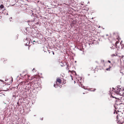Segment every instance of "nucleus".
<instances>
[{"label": "nucleus", "instance_id": "nucleus-14", "mask_svg": "<svg viewBox=\"0 0 124 124\" xmlns=\"http://www.w3.org/2000/svg\"><path fill=\"white\" fill-rule=\"evenodd\" d=\"M113 64H114V63H111V65H112V66H113Z\"/></svg>", "mask_w": 124, "mask_h": 124}, {"label": "nucleus", "instance_id": "nucleus-10", "mask_svg": "<svg viewBox=\"0 0 124 124\" xmlns=\"http://www.w3.org/2000/svg\"><path fill=\"white\" fill-rule=\"evenodd\" d=\"M112 66H109V68H107L106 69V70L107 71H110V69L112 67Z\"/></svg>", "mask_w": 124, "mask_h": 124}, {"label": "nucleus", "instance_id": "nucleus-11", "mask_svg": "<svg viewBox=\"0 0 124 124\" xmlns=\"http://www.w3.org/2000/svg\"><path fill=\"white\" fill-rule=\"evenodd\" d=\"M32 71H33V72H35L36 71V70L34 68Z\"/></svg>", "mask_w": 124, "mask_h": 124}, {"label": "nucleus", "instance_id": "nucleus-1", "mask_svg": "<svg viewBox=\"0 0 124 124\" xmlns=\"http://www.w3.org/2000/svg\"><path fill=\"white\" fill-rule=\"evenodd\" d=\"M122 90L121 88H119L117 89L116 91H113L112 93L111 96L113 98H115L116 99H117V100L116 101V103L117 105L122 104H124V98L122 97L119 98L118 96V95H121L120 93L121 91Z\"/></svg>", "mask_w": 124, "mask_h": 124}, {"label": "nucleus", "instance_id": "nucleus-3", "mask_svg": "<svg viewBox=\"0 0 124 124\" xmlns=\"http://www.w3.org/2000/svg\"><path fill=\"white\" fill-rule=\"evenodd\" d=\"M62 80L59 78H57L56 79V83L57 85H60L62 84Z\"/></svg>", "mask_w": 124, "mask_h": 124}, {"label": "nucleus", "instance_id": "nucleus-4", "mask_svg": "<svg viewBox=\"0 0 124 124\" xmlns=\"http://www.w3.org/2000/svg\"><path fill=\"white\" fill-rule=\"evenodd\" d=\"M122 116H120V115H118L117 116V119L119 121H120L122 119Z\"/></svg>", "mask_w": 124, "mask_h": 124}, {"label": "nucleus", "instance_id": "nucleus-13", "mask_svg": "<svg viewBox=\"0 0 124 124\" xmlns=\"http://www.w3.org/2000/svg\"><path fill=\"white\" fill-rule=\"evenodd\" d=\"M108 62L109 63H111V62L110 61H109V60H108Z\"/></svg>", "mask_w": 124, "mask_h": 124}, {"label": "nucleus", "instance_id": "nucleus-2", "mask_svg": "<svg viewBox=\"0 0 124 124\" xmlns=\"http://www.w3.org/2000/svg\"><path fill=\"white\" fill-rule=\"evenodd\" d=\"M116 48L117 49V50H119L123 48V47L121 44L120 43H119V41H117L115 43Z\"/></svg>", "mask_w": 124, "mask_h": 124}, {"label": "nucleus", "instance_id": "nucleus-8", "mask_svg": "<svg viewBox=\"0 0 124 124\" xmlns=\"http://www.w3.org/2000/svg\"><path fill=\"white\" fill-rule=\"evenodd\" d=\"M3 8H4V9L3 10H4L5 9L4 8V5L3 4L1 5L0 6V9H2Z\"/></svg>", "mask_w": 124, "mask_h": 124}, {"label": "nucleus", "instance_id": "nucleus-16", "mask_svg": "<svg viewBox=\"0 0 124 124\" xmlns=\"http://www.w3.org/2000/svg\"><path fill=\"white\" fill-rule=\"evenodd\" d=\"M1 16H0V19H1Z\"/></svg>", "mask_w": 124, "mask_h": 124}, {"label": "nucleus", "instance_id": "nucleus-19", "mask_svg": "<svg viewBox=\"0 0 124 124\" xmlns=\"http://www.w3.org/2000/svg\"><path fill=\"white\" fill-rule=\"evenodd\" d=\"M55 84H54V87H55Z\"/></svg>", "mask_w": 124, "mask_h": 124}, {"label": "nucleus", "instance_id": "nucleus-15", "mask_svg": "<svg viewBox=\"0 0 124 124\" xmlns=\"http://www.w3.org/2000/svg\"><path fill=\"white\" fill-rule=\"evenodd\" d=\"M53 52V55H54V53L53 52V51H52Z\"/></svg>", "mask_w": 124, "mask_h": 124}, {"label": "nucleus", "instance_id": "nucleus-17", "mask_svg": "<svg viewBox=\"0 0 124 124\" xmlns=\"http://www.w3.org/2000/svg\"><path fill=\"white\" fill-rule=\"evenodd\" d=\"M33 42H35V41H34H34H33Z\"/></svg>", "mask_w": 124, "mask_h": 124}, {"label": "nucleus", "instance_id": "nucleus-12", "mask_svg": "<svg viewBox=\"0 0 124 124\" xmlns=\"http://www.w3.org/2000/svg\"><path fill=\"white\" fill-rule=\"evenodd\" d=\"M111 56H116L115 54H112L111 55Z\"/></svg>", "mask_w": 124, "mask_h": 124}, {"label": "nucleus", "instance_id": "nucleus-9", "mask_svg": "<svg viewBox=\"0 0 124 124\" xmlns=\"http://www.w3.org/2000/svg\"><path fill=\"white\" fill-rule=\"evenodd\" d=\"M2 61H3L4 63H6V62L7 61V60L3 58L2 59Z\"/></svg>", "mask_w": 124, "mask_h": 124}, {"label": "nucleus", "instance_id": "nucleus-18", "mask_svg": "<svg viewBox=\"0 0 124 124\" xmlns=\"http://www.w3.org/2000/svg\"><path fill=\"white\" fill-rule=\"evenodd\" d=\"M34 20H33V21H32V22H34Z\"/></svg>", "mask_w": 124, "mask_h": 124}, {"label": "nucleus", "instance_id": "nucleus-7", "mask_svg": "<svg viewBox=\"0 0 124 124\" xmlns=\"http://www.w3.org/2000/svg\"><path fill=\"white\" fill-rule=\"evenodd\" d=\"M62 84L63 85L66 83V80L64 79H62Z\"/></svg>", "mask_w": 124, "mask_h": 124}, {"label": "nucleus", "instance_id": "nucleus-20", "mask_svg": "<svg viewBox=\"0 0 124 124\" xmlns=\"http://www.w3.org/2000/svg\"><path fill=\"white\" fill-rule=\"evenodd\" d=\"M83 94H84V93H83Z\"/></svg>", "mask_w": 124, "mask_h": 124}, {"label": "nucleus", "instance_id": "nucleus-5", "mask_svg": "<svg viewBox=\"0 0 124 124\" xmlns=\"http://www.w3.org/2000/svg\"><path fill=\"white\" fill-rule=\"evenodd\" d=\"M120 72L121 73L124 74V67H123L121 68Z\"/></svg>", "mask_w": 124, "mask_h": 124}, {"label": "nucleus", "instance_id": "nucleus-6", "mask_svg": "<svg viewBox=\"0 0 124 124\" xmlns=\"http://www.w3.org/2000/svg\"><path fill=\"white\" fill-rule=\"evenodd\" d=\"M111 49V51L112 52L115 53L116 54V53L117 51H116V48H114L112 49Z\"/></svg>", "mask_w": 124, "mask_h": 124}]
</instances>
